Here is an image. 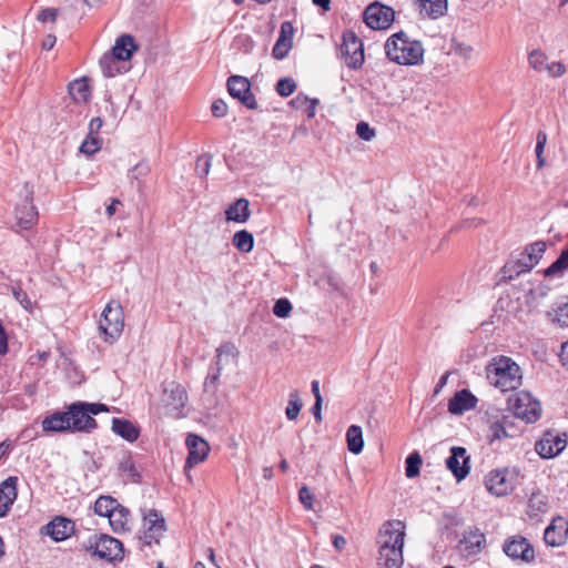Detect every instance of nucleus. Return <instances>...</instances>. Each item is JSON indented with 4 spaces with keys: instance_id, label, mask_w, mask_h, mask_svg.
<instances>
[{
    "instance_id": "37998d69",
    "label": "nucleus",
    "mask_w": 568,
    "mask_h": 568,
    "mask_svg": "<svg viewBox=\"0 0 568 568\" xmlns=\"http://www.w3.org/2000/svg\"><path fill=\"white\" fill-rule=\"evenodd\" d=\"M547 143V134L544 131H539L536 135V158H537V169H542L546 164V160L544 158V150Z\"/></svg>"
},
{
    "instance_id": "393cba45",
    "label": "nucleus",
    "mask_w": 568,
    "mask_h": 568,
    "mask_svg": "<svg viewBox=\"0 0 568 568\" xmlns=\"http://www.w3.org/2000/svg\"><path fill=\"white\" fill-rule=\"evenodd\" d=\"M476 397L467 389L459 390L448 403V410L452 414H463L476 406Z\"/></svg>"
},
{
    "instance_id": "2eb2a0df",
    "label": "nucleus",
    "mask_w": 568,
    "mask_h": 568,
    "mask_svg": "<svg viewBox=\"0 0 568 568\" xmlns=\"http://www.w3.org/2000/svg\"><path fill=\"white\" fill-rule=\"evenodd\" d=\"M528 62L536 72H545L552 78H559L566 71L561 62H549L548 57L540 50L531 51L528 55Z\"/></svg>"
},
{
    "instance_id": "de8ad7c7",
    "label": "nucleus",
    "mask_w": 568,
    "mask_h": 568,
    "mask_svg": "<svg viewBox=\"0 0 568 568\" xmlns=\"http://www.w3.org/2000/svg\"><path fill=\"white\" fill-rule=\"evenodd\" d=\"M356 134L362 140L369 142L376 136V131L367 122L361 121L356 125Z\"/></svg>"
},
{
    "instance_id": "a18cd8bd",
    "label": "nucleus",
    "mask_w": 568,
    "mask_h": 568,
    "mask_svg": "<svg viewBox=\"0 0 568 568\" xmlns=\"http://www.w3.org/2000/svg\"><path fill=\"white\" fill-rule=\"evenodd\" d=\"M508 436L505 425L498 420L493 422L487 432V438L490 443L495 440H500L503 438H506Z\"/></svg>"
},
{
    "instance_id": "09e8293b",
    "label": "nucleus",
    "mask_w": 568,
    "mask_h": 568,
    "mask_svg": "<svg viewBox=\"0 0 568 568\" xmlns=\"http://www.w3.org/2000/svg\"><path fill=\"white\" fill-rule=\"evenodd\" d=\"M119 468L134 480L139 477V473L135 469V465L131 456H124L119 463Z\"/></svg>"
},
{
    "instance_id": "c85d7f7f",
    "label": "nucleus",
    "mask_w": 568,
    "mask_h": 568,
    "mask_svg": "<svg viewBox=\"0 0 568 568\" xmlns=\"http://www.w3.org/2000/svg\"><path fill=\"white\" fill-rule=\"evenodd\" d=\"M403 547L379 548L378 564L385 568H400L403 565Z\"/></svg>"
},
{
    "instance_id": "e2e57ef3",
    "label": "nucleus",
    "mask_w": 568,
    "mask_h": 568,
    "mask_svg": "<svg viewBox=\"0 0 568 568\" xmlns=\"http://www.w3.org/2000/svg\"><path fill=\"white\" fill-rule=\"evenodd\" d=\"M102 128V119L97 116V118H93L90 123H89V132L88 134H91V135H99V132Z\"/></svg>"
},
{
    "instance_id": "6e6d98bb",
    "label": "nucleus",
    "mask_w": 568,
    "mask_h": 568,
    "mask_svg": "<svg viewBox=\"0 0 568 568\" xmlns=\"http://www.w3.org/2000/svg\"><path fill=\"white\" fill-rule=\"evenodd\" d=\"M294 102H295L296 104H298V105H300L301 103H303V104H307V109H306V111H307V116H308L310 119H312V118H314V116H315V113H316V106L318 105V100H317V99H308L307 97H301V95H298V97L294 100Z\"/></svg>"
},
{
    "instance_id": "338daca9",
    "label": "nucleus",
    "mask_w": 568,
    "mask_h": 568,
    "mask_svg": "<svg viewBox=\"0 0 568 568\" xmlns=\"http://www.w3.org/2000/svg\"><path fill=\"white\" fill-rule=\"evenodd\" d=\"M333 545L337 550H342L346 546V539L341 535H336L333 538Z\"/></svg>"
},
{
    "instance_id": "774afa93",
    "label": "nucleus",
    "mask_w": 568,
    "mask_h": 568,
    "mask_svg": "<svg viewBox=\"0 0 568 568\" xmlns=\"http://www.w3.org/2000/svg\"><path fill=\"white\" fill-rule=\"evenodd\" d=\"M458 53L463 58L469 59L471 57V54H473V48L469 47V45H460L458 48Z\"/></svg>"
},
{
    "instance_id": "7ed1b4c3",
    "label": "nucleus",
    "mask_w": 568,
    "mask_h": 568,
    "mask_svg": "<svg viewBox=\"0 0 568 568\" xmlns=\"http://www.w3.org/2000/svg\"><path fill=\"white\" fill-rule=\"evenodd\" d=\"M108 410L109 408L104 404H89L83 402L71 404L65 412L70 424V430L89 432L94 429L97 427V423L92 415Z\"/></svg>"
},
{
    "instance_id": "cd10ccee",
    "label": "nucleus",
    "mask_w": 568,
    "mask_h": 568,
    "mask_svg": "<svg viewBox=\"0 0 568 568\" xmlns=\"http://www.w3.org/2000/svg\"><path fill=\"white\" fill-rule=\"evenodd\" d=\"M16 481L17 478L9 477L0 486V517L7 515L17 498Z\"/></svg>"
},
{
    "instance_id": "423d86ee",
    "label": "nucleus",
    "mask_w": 568,
    "mask_h": 568,
    "mask_svg": "<svg viewBox=\"0 0 568 568\" xmlns=\"http://www.w3.org/2000/svg\"><path fill=\"white\" fill-rule=\"evenodd\" d=\"M187 400V392L183 385L174 381L163 384L161 402L166 415L175 418L184 417V408Z\"/></svg>"
},
{
    "instance_id": "5fc2aeb1",
    "label": "nucleus",
    "mask_w": 568,
    "mask_h": 568,
    "mask_svg": "<svg viewBox=\"0 0 568 568\" xmlns=\"http://www.w3.org/2000/svg\"><path fill=\"white\" fill-rule=\"evenodd\" d=\"M298 499L306 510L313 509L314 496L307 486H303L300 489Z\"/></svg>"
},
{
    "instance_id": "c756f323",
    "label": "nucleus",
    "mask_w": 568,
    "mask_h": 568,
    "mask_svg": "<svg viewBox=\"0 0 568 568\" xmlns=\"http://www.w3.org/2000/svg\"><path fill=\"white\" fill-rule=\"evenodd\" d=\"M486 541L485 535L479 530H471L464 535L460 540V549L468 556L478 554Z\"/></svg>"
},
{
    "instance_id": "13d9d810",
    "label": "nucleus",
    "mask_w": 568,
    "mask_h": 568,
    "mask_svg": "<svg viewBox=\"0 0 568 568\" xmlns=\"http://www.w3.org/2000/svg\"><path fill=\"white\" fill-rule=\"evenodd\" d=\"M211 160L212 158L209 155V156H201L197 159L196 161V170L197 172L200 173V175L203 178V176H206L210 172V168H211Z\"/></svg>"
},
{
    "instance_id": "f03ea898",
    "label": "nucleus",
    "mask_w": 568,
    "mask_h": 568,
    "mask_svg": "<svg viewBox=\"0 0 568 568\" xmlns=\"http://www.w3.org/2000/svg\"><path fill=\"white\" fill-rule=\"evenodd\" d=\"M488 382L501 392L516 389L521 384L519 366L509 357L499 356L486 367Z\"/></svg>"
},
{
    "instance_id": "a878e982",
    "label": "nucleus",
    "mask_w": 568,
    "mask_h": 568,
    "mask_svg": "<svg viewBox=\"0 0 568 568\" xmlns=\"http://www.w3.org/2000/svg\"><path fill=\"white\" fill-rule=\"evenodd\" d=\"M420 14L438 19L447 11V0H414Z\"/></svg>"
},
{
    "instance_id": "a19ab883",
    "label": "nucleus",
    "mask_w": 568,
    "mask_h": 568,
    "mask_svg": "<svg viewBox=\"0 0 568 568\" xmlns=\"http://www.w3.org/2000/svg\"><path fill=\"white\" fill-rule=\"evenodd\" d=\"M423 463V459L419 455V453L414 452L408 455L406 458V469L405 474L407 478H415L419 475L420 465Z\"/></svg>"
},
{
    "instance_id": "052dcab7",
    "label": "nucleus",
    "mask_w": 568,
    "mask_h": 568,
    "mask_svg": "<svg viewBox=\"0 0 568 568\" xmlns=\"http://www.w3.org/2000/svg\"><path fill=\"white\" fill-rule=\"evenodd\" d=\"M150 172L149 164L146 162H140L135 164L131 171L132 178L134 180H140L141 178L148 175Z\"/></svg>"
},
{
    "instance_id": "20e7f679",
    "label": "nucleus",
    "mask_w": 568,
    "mask_h": 568,
    "mask_svg": "<svg viewBox=\"0 0 568 568\" xmlns=\"http://www.w3.org/2000/svg\"><path fill=\"white\" fill-rule=\"evenodd\" d=\"M124 327V313L121 304L110 301L103 308L99 320V331L106 343H114Z\"/></svg>"
},
{
    "instance_id": "8fccbe9b",
    "label": "nucleus",
    "mask_w": 568,
    "mask_h": 568,
    "mask_svg": "<svg viewBox=\"0 0 568 568\" xmlns=\"http://www.w3.org/2000/svg\"><path fill=\"white\" fill-rule=\"evenodd\" d=\"M292 311V305L288 300L280 298L275 302L273 307V313L281 318L288 316Z\"/></svg>"
},
{
    "instance_id": "4be33fe9",
    "label": "nucleus",
    "mask_w": 568,
    "mask_h": 568,
    "mask_svg": "<svg viewBox=\"0 0 568 568\" xmlns=\"http://www.w3.org/2000/svg\"><path fill=\"white\" fill-rule=\"evenodd\" d=\"M74 531V523L64 517H55L45 526V532L54 541H62L69 538Z\"/></svg>"
},
{
    "instance_id": "7c9ffc66",
    "label": "nucleus",
    "mask_w": 568,
    "mask_h": 568,
    "mask_svg": "<svg viewBox=\"0 0 568 568\" xmlns=\"http://www.w3.org/2000/svg\"><path fill=\"white\" fill-rule=\"evenodd\" d=\"M125 62L112 55L110 52L104 53L100 59V68L106 78H113L118 74L126 72Z\"/></svg>"
},
{
    "instance_id": "4c0bfd02",
    "label": "nucleus",
    "mask_w": 568,
    "mask_h": 568,
    "mask_svg": "<svg viewBox=\"0 0 568 568\" xmlns=\"http://www.w3.org/2000/svg\"><path fill=\"white\" fill-rule=\"evenodd\" d=\"M119 501L111 496H100L94 503V513L101 517H109Z\"/></svg>"
},
{
    "instance_id": "9b49d317",
    "label": "nucleus",
    "mask_w": 568,
    "mask_h": 568,
    "mask_svg": "<svg viewBox=\"0 0 568 568\" xmlns=\"http://www.w3.org/2000/svg\"><path fill=\"white\" fill-rule=\"evenodd\" d=\"M405 525L400 520L385 523L378 534L379 548L404 547Z\"/></svg>"
},
{
    "instance_id": "f3484780",
    "label": "nucleus",
    "mask_w": 568,
    "mask_h": 568,
    "mask_svg": "<svg viewBox=\"0 0 568 568\" xmlns=\"http://www.w3.org/2000/svg\"><path fill=\"white\" fill-rule=\"evenodd\" d=\"M32 191L24 186L23 203L16 209V219L20 227L28 230L38 221V211L32 203Z\"/></svg>"
},
{
    "instance_id": "412c9836",
    "label": "nucleus",
    "mask_w": 568,
    "mask_h": 568,
    "mask_svg": "<svg viewBox=\"0 0 568 568\" xmlns=\"http://www.w3.org/2000/svg\"><path fill=\"white\" fill-rule=\"evenodd\" d=\"M235 358H236V354H235V351L233 347L229 346V345H223L221 346L220 348H217V354H216V366H217V371L216 373L214 374H209L206 379H205V387L206 388H213V390H215L216 388V382L221 375V371H222V367L223 365L225 364H229L230 362H235Z\"/></svg>"
},
{
    "instance_id": "4d7b16f0",
    "label": "nucleus",
    "mask_w": 568,
    "mask_h": 568,
    "mask_svg": "<svg viewBox=\"0 0 568 568\" xmlns=\"http://www.w3.org/2000/svg\"><path fill=\"white\" fill-rule=\"evenodd\" d=\"M291 44L283 43L282 40H277L273 48V57L277 60L284 59L291 50Z\"/></svg>"
},
{
    "instance_id": "680f3d73",
    "label": "nucleus",
    "mask_w": 568,
    "mask_h": 568,
    "mask_svg": "<svg viewBox=\"0 0 568 568\" xmlns=\"http://www.w3.org/2000/svg\"><path fill=\"white\" fill-rule=\"evenodd\" d=\"M57 16H58V11L57 9H44L40 12L39 14V20L42 21V22H47V21H55L57 19Z\"/></svg>"
},
{
    "instance_id": "dca6fc26",
    "label": "nucleus",
    "mask_w": 568,
    "mask_h": 568,
    "mask_svg": "<svg viewBox=\"0 0 568 568\" xmlns=\"http://www.w3.org/2000/svg\"><path fill=\"white\" fill-rule=\"evenodd\" d=\"M505 554L513 559H520L530 562L535 558L532 546L521 536L509 538L504 545Z\"/></svg>"
},
{
    "instance_id": "58836bf2",
    "label": "nucleus",
    "mask_w": 568,
    "mask_h": 568,
    "mask_svg": "<svg viewBox=\"0 0 568 568\" xmlns=\"http://www.w3.org/2000/svg\"><path fill=\"white\" fill-rule=\"evenodd\" d=\"M568 268V245L561 251L559 257L546 270H544V275L546 277L554 276L556 274H560Z\"/></svg>"
},
{
    "instance_id": "aec40b11",
    "label": "nucleus",
    "mask_w": 568,
    "mask_h": 568,
    "mask_svg": "<svg viewBox=\"0 0 568 568\" xmlns=\"http://www.w3.org/2000/svg\"><path fill=\"white\" fill-rule=\"evenodd\" d=\"M566 447V440L552 433H546L540 440L536 443V452L542 458H552L561 453Z\"/></svg>"
},
{
    "instance_id": "2f4dec72",
    "label": "nucleus",
    "mask_w": 568,
    "mask_h": 568,
    "mask_svg": "<svg viewBox=\"0 0 568 568\" xmlns=\"http://www.w3.org/2000/svg\"><path fill=\"white\" fill-rule=\"evenodd\" d=\"M250 203L246 199H239L226 211V220L236 223H245L250 219Z\"/></svg>"
},
{
    "instance_id": "72a5a7b5",
    "label": "nucleus",
    "mask_w": 568,
    "mask_h": 568,
    "mask_svg": "<svg viewBox=\"0 0 568 568\" xmlns=\"http://www.w3.org/2000/svg\"><path fill=\"white\" fill-rule=\"evenodd\" d=\"M42 429L47 433L70 430L67 413H54L42 420Z\"/></svg>"
},
{
    "instance_id": "6ab92c4d",
    "label": "nucleus",
    "mask_w": 568,
    "mask_h": 568,
    "mask_svg": "<svg viewBox=\"0 0 568 568\" xmlns=\"http://www.w3.org/2000/svg\"><path fill=\"white\" fill-rule=\"evenodd\" d=\"M450 452V456L446 459V466L457 481H460L469 473V457L466 456V449L463 447H453Z\"/></svg>"
},
{
    "instance_id": "1a4fd4ad",
    "label": "nucleus",
    "mask_w": 568,
    "mask_h": 568,
    "mask_svg": "<svg viewBox=\"0 0 568 568\" xmlns=\"http://www.w3.org/2000/svg\"><path fill=\"white\" fill-rule=\"evenodd\" d=\"M517 478L518 474L514 469H494L486 475L485 487L491 495L504 497L515 489Z\"/></svg>"
},
{
    "instance_id": "ea45409f",
    "label": "nucleus",
    "mask_w": 568,
    "mask_h": 568,
    "mask_svg": "<svg viewBox=\"0 0 568 568\" xmlns=\"http://www.w3.org/2000/svg\"><path fill=\"white\" fill-rule=\"evenodd\" d=\"M303 407V403L300 398V395L296 390L291 392L288 395V403L285 408V415L288 420L297 419L300 412Z\"/></svg>"
},
{
    "instance_id": "473e14b6",
    "label": "nucleus",
    "mask_w": 568,
    "mask_h": 568,
    "mask_svg": "<svg viewBox=\"0 0 568 568\" xmlns=\"http://www.w3.org/2000/svg\"><path fill=\"white\" fill-rule=\"evenodd\" d=\"M112 430L123 439L133 443L139 438V428L130 420L122 418L112 419Z\"/></svg>"
},
{
    "instance_id": "0e129e2a",
    "label": "nucleus",
    "mask_w": 568,
    "mask_h": 568,
    "mask_svg": "<svg viewBox=\"0 0 568 568\" xmlns=\"http://www.w3.org/2000/svg\"><path fill=\"white\" fill-rule=\"evenodd\" d=\"M313 415L316 422H322V402L315 400V404L312 408Z\"/></svg>"
},
{
    "instance_id": "0eeeda50",
    "label": "nucleus",
    "mask_w": 568,
    "mask_h": 568,
    "mask_svg": "<svg viewBox=\"0 0 568 568\" xmlns=\"http://www.w3.org/2000/svg\"><path fill=\"white\" fill-rule=\"evenodd\" d=\"M509 409L527 423H535L541 415L540 403L528 392H518L508 398Z\"/></svg>"
},
{
    "instance_id": "39448f33",
    "label": "nucleus",
    "mask_w": 568,
    "mask_h": 568,
    "mask_svg": "<svg viewBox=\"0 0 568 568\" xmlns=\"http://www.w3.org/2000/svg\"><path fill=\"white\" fill-rule=\"evenodd\" d=\"M85 551L108 561H120L124 556V548L120 540L105 534L91 536L83 542Z\"/></svg>"
},
{
    "instance_id": "3c124183",
    "label": "nucleus",
    "mask_w": 568,
    "mask_h": 568,
    "mask_svg": "<svg viewBox=\"0 0 568 568\" xmlns=\"http://www.w3.org/2000/svg\"><path fill=\"white\" fill-rule=\"evenodd\" d=\"M550 292V287L547 285H538L535 288L530 290L529 298L531 303L538 304L541 300L547 297Z\"/></svg>"
},
{
    "instance_id": "bf43d9fd",
    "label": "nucleus",
    "mask_w": 568,
    "mask_h": 568,
    "mask_svg": "<svg viewBox=\"0 0 568 568\" xmlns=\"http://www.w3.org/2000/svg\"><path fill=\"white\" fill-rule=\"evenodd\" d=\"M212 114L216 118H224L227 113V104L223 100H215L211 106Z\"/></svg>"
},
{
    "instance_id": "e433bc0d",
    "label": "nucleus",
    "mask_w": 568,
    "mask_h": 568,
    "mask_svg": "<svg viewBox=\"0 0 568 568\" xmlns=\"http://www.w3.org/2000/svg\"><path fill=\"white\" fill-rule=\"evenodd\" d=\"M233 245L243 253H250L254 246V237L246 230L237 231L233 235Z\"/></svg>"
},
{
    "instance_id": "bb28decb",
    "label": "nucleus",
    "mask_w": 568,
    "mask_h": 568,
    "mask_svg": "<svg viewBox=\"0 0 568 568\" xmlns=\"http://www.w3.org/2000/svg\"><path fill=\"white\" fill-rule=\"evenodd\" d=\"M136 49L138 47L135 44L134 38L130 34H122L115 40V43L110 53L118 59L128 62Z\"/></svg>"
},
{
    "instance_id": "4468645a",
    "label": "nucleus",
    "mask_w": 568,
    "mask_h": 568,
    "mask_svg": "<svg viewBox=\"0 0 568 568\" xmlns=\"http://www.w3.org/2000/svg\"><path fill=\"white\" fill-rule=\"evenodd\" d=\"M185 444L189 449V455L186 458L184 470L187 473L195 465L206 459L210 452V446L204 438L194 434H190L186 437Z\"/></svg>"
},
{
    "instance_id": "603ef678",
    "label": "nucleus",
    "mask_w": 568,
    "mask_h": 568,
    "mask_svg": "<svg viewBox=\"0 0 568 568\" xmlns=\"http://www.w3.org/2000/svg\"><path fill=\"white\" fill-rule=\"evenodd\" d=\"M12 294L16 301L28 312L32 311V303L27 293L19 287H12Z\"/></svg>"
},
{
    "instance_id": "c9c22d12",
    "label": "nucleus",
    "mask_w": 568,
    "mask_h": 568,
    "mask_svg": "<svg viewBox=\"0 0 568 568\" xmlns=\"http://www.w3.org/2000/svg\"><path fill=\"white\" fill-rule=\"evenodd\" d=\"M347 448L351 453L358 455L364 447L363 432L357 425H352L346 432Z\"/></svg>"
},
{
    "instance_id": "49530a36",
    "label": "nucleus",
    "mask_w": 568,
    "mask_h": 568,
    "mask_svg": "<svg viewBox=\"0 0 568 568\" xmlns=\"http://www.w3.org/2000/svg\"><path fill=\"white\" fill-rule=\"evenodd\" d=\"M296 89V83L293 79H281L276 84V91L281 97H290Z\"/></svg>"
},
{
    "instance_id": "f257e3e1",
    "label": "nucleus",
    "mask_w": 568,
    "mask_h": 568,
    "mask_svg": "<svg viewBox=\"0 0 568 568\" xmlns=\"http://www.w3.org/2000/svg\"><path fill=\"white\" fill-rule=\"evenodd\" d=\"M385 52L390 61L400 65H416L424 60L422 42L410 39L404 32L395 33L387 39Z\"/></svg>"
},
{
    "instance_id": "f8f14e48",
    "label": "nucleus",
    "mask_w": 568,
    "mask_h": 568,
    "mask_svg": "<svg viewBox=\"0 0 568 568\" xmlns=\"http://www.w3.org/2000/svg\"><path fill=\"white\" fill-rule=\"evenodd\" d=\"M229 93L240 100L246 108L251 110L257 109V102L251 92L248 80L241 75H232L227 80Z\"/></svg>"
},
{
    "instance_id": "f704fd0d",
    "label": "nucleus",
    "mask_w": 568,
    "mask_h": 568,
    "mask_svg": "<svg viewBox=\"0 0 568 568\" xmlns=\"http://www.w3.org/2000/svg\"><path fill=\"white\" fill-rule=\"evenodd\" d=\"M69 93L77 103H85L91 98V90L87 79H77L69 84Z\"/></svg>"
},
{
    "instance_id": "b1692460",
    "label": "nucleus",
    "mask_w": 568,
    "mask_h": 568,
    "mask_svg": "<svg viewBox=\"0 0 568 568\" xmlns=\"http://www.w3.org/2000/svg\"><path fill=\"white\" fill-rule=\"evenodd\" d=\"M109 524L115 534L129 531L131 529V518L128 508L118 504L108 517Z\"/></svg>"
},
{
    "instance_id": "79ce46f5",
    "label": "nucleus",
    "mask_w": 568,
    "mask_h": 568,
    "mask_svg": "<svg viewBox=\"0 0 568 568\" xmlns=\"http://www.w3.org/2000/svg\"><path fill=\"white\" fill-rule=\"evenodd\" d=\"M102 146V140L99 135L88 134L84 141L80 145V152L87 155H92L100 151Z\"/></svg>"
},
{
    "instance_id": "9d476101",
    "label": "nucleus",
    "mask_w": 568,
    "mask_h": 568,
    "mask_svg": "<svg viewBox=\"0 0 568 568\" xmlns=\"http://www.w3.org/2000/svg\"><path fill=\"white\" fill-rule=\"evenodd\" d=\"M339 50L348 68L358 69L362 67L364 62L363 43L354 32L347 31L343 34Z\"/></svg>"
},
{
    "instance_id": "6e6552de",
    "label": "nucleus",
    "mask_w": 568,
    "mask_h": 568,
    "mask_svg": "<svg viewBox=\"0 0 568 568\" xmlns=\"http://www.w3.org/2000/svg\"><path fill=\"white\" fill-rule=\"evenodd\" d=\"M142 517L143 524L139 539L145 546L158 545L166 531L164 517L155 509L143 510Z\"/></svg>"
},
{
    "instance_id": "5701e85b",
    "label": "nucleus",
    "mask_w": 568,
    "mask_h": 568,
    "mask_svg": "<svg viewBox=\"0 0 568 568\" xmlns=\"http://www.w3.org/2000/svg\"><path fill=\"white\" fill-rule=\"evenodd\" d=\"M546 251V243L544 241L535 242L525 248L521 258L518 261L520 271H530L541 260Z\"/></svg>"
},
{
    "instance_id": "c03bdc74",
    "label": "nucleus",
    "mask_w": 568,
    "mask_h": 568,
    "mask_svg": "<svg viewBox=\"0 0 568 568\" xmlns=\"http://www.w3.org/2000/svg\"><path fill=\"white\" fill-rule=\"evenodd\" d=\"M548 317L561 327L568 326V303L562 304L554 312L547 313Z\"/></svg>"
},
{
    "instance_id": "ddd939ff",
    "label": "nucleus",
    "mask_w": 568,
    "mask_h": 568,
    "mask_svg": "<svg viewBox=\"0 0 568 568\" xmlns=\"http://www.w3.org/2000/svg\"><path fill=\"white\" fill-rule=\"evenodd\" d=\"M364 20L373 30L386 29L394 20V11L389 7L373 3L366 8Z\"/></svg>"
},
{
    "instance_id": "69168bd1",
    "label": "nucleus",
    "mask_w": 568,
    "mask_h": 568,
    "mask_svg": "<svg viewBox=\"0 0 568 568\" xmlns=\"http://www.w3.org/2000/svg\"><path fill=\"white\" fill-rule=\"evenodd\" d=\"M559 357L562 365L568 366V342L562 344Z\"/></svg>"
},
{
    "instance_id": "864d4df0",
    "label": "nucleus",
    "mask_w": 568,
    "mask_h": 568,
    "mask_svg": "<svg viewBox=\"0 0 568 568\" xmlns=\"http://www.w3.org/2000/svg\"><path fill=\"white\" fill-rule=\"evenodd\" d=\"M294 28L288 21H285L281 26L280 36L277 40H282L283 43L291 44L293 40Z\"/></svg>"
},
{
    "instance_id": "a211bd4d",
    "label": "nucleus",
    "mask_w": 568,
    "mask_h": 568,
    "mask_svg": "<svg viewBox=\"0 0 568 568\" xmlns=\"http://www.w3.org/2000/svg\"><path fill=\"white\" fill-rule=\"evenodd\" d=\"M568 539V520L561 516L552 519L546 528L544 540L548 546L560 547Z\"/></svg>"
}]
</instances>
